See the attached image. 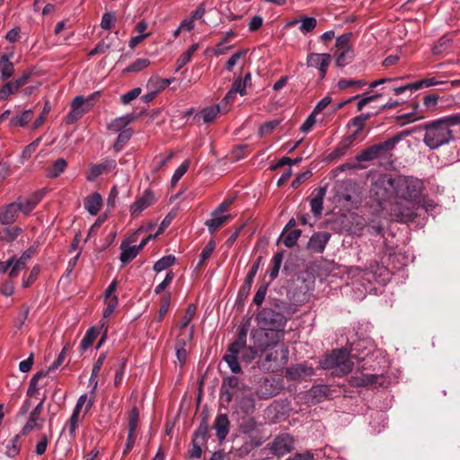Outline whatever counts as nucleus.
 <instances>
[{
  "mask_svg": "<svg viewBox=\"0 0 460 460\" xmlns=\"http://www.w3.org/2000/svg\"><path fill=\"white\" fill-rule=\"evenodd\" d=\"M423 190L422 180L405 175L382 174L371 184V193L379 205L394 200L391 211L398 221L413 218L414 210L420 208Z\"/></svg>",
  "mask_w": 460,
  "mask_h": 460,
  "instance_id": "nucleus-1",
  "label": "nucleus"
},
{
  "mask_svg": "<svg viewBox=\"0 0 460 460\" xmlns=\"http://www.w3.org/2000/svg\"><path fill=\"white\" fill-rule=\"evenodd\" d=\"M460 125V113L445 116L424 123L423 143L430 149L436 150L455 141L453 127Z\"/></svg>",
  "mask_w": 460,
  "mask_h": 460,
  "instance_id": "nucleus-2",
  "label": "nucleus"
},
{
  "mask_svg": "<svg viewBox=\"0 0 460 460\" xmlns=\"http://www.w3.org/2000/svg\"><path fill=\"white\" fill-rule=\"evenodd\" d=\"M257 324L261 332L257 338L271 339V343H279L284 339V328L287 323L286 316L278 304L265 307L256 316Z\"/></svg>",
  "mask_w": 460,
  "mask_h": 460,
  "instance_id": "nucleus-3",
  "label": "nucleus"
},
{
  "mask_svg": "<svg viewBox=\"0 0 460 460\" xmlns=\"http://www.w3.org/2000/svg\"><path fill=\"white\" fill-rule=\"evenodd\" d=\"M247 330L242 327L239 331L237 338L228 346L227 351L223 357V360L227 364L230 370L234 374H239L242 371L241 366L238 362V355L241 354L243 361L250 363L254 358H259L260 349L255 341V347L246 346Z\"/></svg>",
  "mask_w": 460,
  "mask_h": 460,
  "instance_id": "nucleus-4",
  "label": "nucleus"
},
{
  "mask_svg": "<svg viewBox=\"0 0 460 460\" xmlns=\"http://www.w3.org/2000/svg\"><path fill=\"white\" fill-rule=\"evenodd\" d=\"M279 343H271V339L263 340V338H257V346L260 349L259 359L257 367L264 372H274L280 365L279 364V358L282 364L288 360V351L284 346H279Z\"/></svg>",
  "mask_w": 460,
  "mask_h": 460,
  "instance_id": "nucleus-5",
  "label": "nucleus"
},
{
  "mask_svg": "<svg viewBox=\"0 0 460 460\" xmlns=\"http://www.w3.org/2000/svg\"><path fill=\"white\" fill-rule=\"evenodd\" d=\"M115 292V279L111 280L109 287L105 291L104 299L107 301L110 299L107 307L103 311L102 319L100 321V327L93 326L89 328L84 334L83 340L80 343V349L82 351L87 350L93 343V341L100 334L102 330V334L100 341L97 343L96 349H99L102 343L105 341L108 333V326L106 325L105 319L109 317L115 311V296L112 294Z\"/></svg>",
  "mask_w": 460,
  "mask_h": 460,
  "instance_id": "nucleus-6",
  "label": "nucleus"
},
{
  "mask_svg": "<svg viewBox=\"0 0 460 460\" xmlns=\"http://www.w3.org/2000/svg\"><path fill=\"white\" fill-rule=\"evenodd\" d=\"M350 357H356V355H350L346 349H335L322 359L320 365L322 368L331 370L333 376H344L352 370L354 364Z\"/></svg>",
  "mask_w": 460,
  "mask_h": 460,
  "instance_id": "nucleus-7",
  "label": "nucleus"
},
{
  "mask_svg": "<svg viewBox=\"0 0 460 460\" xmlns=\"http://www.w3.org/2000/svg\"><path fill=\"white\" fill-rule=\"evenodd\" d=\"M267 448L270 454L280 457L293 451L295 448V439L288 433H281L267 444Z\"/></svg>",
  "mask_w": 460,
  "mask_h": 460,
  "instance_id": "nucleus-8",
  "label": "nucleus"
},
{
  "mask_svg": "<svg viewBox=\"0 0 460 460\" xmlns=\"http://www.w3.org/2000/svg\"><path fill=\"white\" fill-rule=\"evenodd\" d=\"M283 389L282 382L273 377L261 379L255 392L259 399L266 400L276 396Z\"/></svg>",
  "mask_w": 460,
  "mask_h": 460,
  "instance_id": "nucleus-9",
  "label": "nucleus"
},
{
  "mask_svg": "<svg viewBox=\"0 0 460 460\" xmlns=\"http://www.w3.org/2000/svg\"><path fill=\"white\" fill-rule=\"evenodd\" d=\"M390 270L376 261L370 262L363 273L368 282L376 281L381 285H385L390 280Z\"/></svg>",
  "mask_w": 460,
  "mask_h": 460,
  "instance_id": "nucleus-10",
  "label": "nucleus"
},
{
  "mask_svg": "<svg viewBox=\"0 0 460 460\" xmlns=\"http://www.w3.org/2000/svg\"><path fill=\"white\" fill-rule=\"evenodd\" d=\"M385 382L383 375L358 373L350 376L349 383L353 387L382 386Z\"/></svg>",
  "mask_w": 460,
  "mask_h": 460,
  "instance_id": "nucleus-11",
  "label": "nucleus"
},
{
  "mask_svg": "<svg viewBox=\"0 0 460 460\" xmlns=\"http://www.w3.org/2000/svg\"><path fill=\"white\" fill-rule=\"evenodd\" d=\"M341 190L338 194L340 200L348 203L358 202L360 200L361 190L355 181L346 180L341 182Z\"/></svg>",
  "mask_w": 460,
  "mask_h": 460,
  "instance_id": "nucleus-12",
  "label": "nucleus"
},
{
  "mask_svg": "<svg viewBox=\"0 0 460 460\" xmlns=\"http://www.w3.org/2000/svg\"><path fill=\"white\" fill-rule=\"evenodd\" d=\"M331 60L332 57L328 53H310L306 58V65L308 67L318 69L320 79H323Z\"/></svg>",
  "mask_w": 460,
  "mask_h": 460,
  "instance_id": "nucleus-13",
  "label": "nucleus"
},
{
  "mask_svg": "<svg viewBox=\"0 0 460 460\" xmlns=\"http://www.w3.org/2000/svg\"><path fill=\"white\" fill-rule=\"evenodd\" d=\"M137 233L138 231H137L128 239L123 240L120 243L119 249L121 252L119 255V261H121L122 265H126L131 261H133L139 253V251L136 247V244H131L136 241V236Z\"/></svg>",
  "mask_w": 460,
  "mask_h": 460,
  "instance_id": "nucleus-14",
  "label": "nucleus"
},
{
  "mask_svg": "<svg viewBox=\"0 0 460 460\" xmlns=\"http://www.w3.org/2000/svg\"><path fill=\"white\" fill-rule=\"evenodd\" d=\"M135 118L133 114L117 118V132L119 133L117 136V146L119 144L126 143L132 137V129L125 126L133 121Z\"/></svg>",
  "mask_w": 460,
  "mask_h": 460,
  "instance_id": "nucleus-15",
  "label": "nucleus"
},
{
  "mask_svg": "<svg viewBox=\"0 0 460 460\" xmlns=\"http://www.w3.org/2000/svg\"><path fill=\"white\" fill-rule=\"evenodd\" d=\"M139 412L136 406L132 407L128 413V434L126 447L123 454L126 455L133 447L134 445V431L137 426Z\"/></svg>",
  "mask_w": 460,
  "mask_h": 460,
  "instance_id": "nucleus-16",
  "label": "nucleus"
},
{
  "mask_svg": "<svg viewBox=\"0 0 460 460\" xmlns=\"http://www.w3.org/2000/svg\"><path fill=\"white\" fill-rule=\"evenodd\" d=\"M314 374V368L305 364L290 366L286 370L287 376L291 380L305 379Z\"/></svg>",
  "mask_w": 460,
  "mask_h": 460,
  "instance_id": "nucleus-17",
  "label": "nucleus"
},
{
  "mask_svg": "<svg viewBox=\"0 0 460 460\" xmlns=\"http://www.w3.org/2000/svg\"><path fill=\"white\" fill-rule=\"evenodd\" d=\"M44 193L42 191H37L32 194V196L27 199H22V198H19L16 203L18 208V213L22 212L24 215L30 214L39 204V202L43 198Z\"/></svg>",
  "mask_w": 460,
  "mask_h": 460,
  "instance_id": "nucleus-18",
  "label": "nucleus"
},
{
  "mask_svg": "<svg viewBox=\"0 0 460 460\" xmlns=\"http://www.w3.org/2000/svg\"><path fill=\"white\" fill-rule=\"evenodd\" d=\"M18 208L16 203L11 202L0 208V225L7 226L14 223L18 218Z\"/></svg>",
  "mask_w": 460,
  "mask_h": 460,
  "instance_id": "nucleus-19",
  "label": "nucleus"
},
{
  "mask_svg": "<svg viewBox=\"0 0 460 460\" xmlns=\"http://www.w3.org/2000/svg\"><path fill=\"white\" fill-rule=\"evenodd\" d=\"M330 234L326 232L315 233L309 239L307 246L310 250L314 252H323L330 240Z\"/></svg>",
  "mask_w": 460,
  "mask_h": 460,
  "instance_id": "nucleus-20",
  "label": "nucleus"
},
{
  "mask_svg": "<svg viewBox=\"0 0 460 460\" xmlns=\"http://www.w3.org/2000/svg\"><path fill=\"white\" fill-rule=\"evenodd\" d=\"M154 201V194L151 190H146L144 191L143 195L139 197L132 205H131V213L135 216L139 215L144 209L148 208Z\"/></svg>",
  "mask_w": 460,
  "mask_h": 460,
  "instance_id": "nucleus-21",
  "label": "nucleus"
},
{
  "mask_svg": "<svg viewBox=\"0 0 460 460\" xmlns=\"http://www.w3.org/2000/svg\"><path fill=\"white\" fill-rule=\"evenodd\" d=\"M216 435L219 441H223L229 433L230 422L226 414H218L214 421Z\"/></svg>",
  "mask_w": 460,
  "mask_h": 460,
  "instance_id": "nucleus-22",
  "label": "nucleus"
},
{
  "mask_svg": "<svg viewBox=\"0 0 460 460\" xmlns=\"http://www.w3.org/2000/svg\"><path fill=\"white\" fill-rule=\"evenodd\" d=\"M261 258H258L256 261L253 262L252 266L251 267L248 274L246 275L245 280L243 285L239 290V296H244L246 297L252 288V282L254 280V278L258 272L259 267H260Z\"/></svg>",
  "mask_w": 460,
  "mask_h": 460,
  "instance_id": "nucleus-23",
  "label": "nucleus"
},
{
  "mask_svg": "<svg viewBox=\"0 0 460 460\" xmlns=\"http://www.w3.org/2000/svg\"><path fill=\"white\" fill-rule=\"evenodd\" d=\"M12 57L13 53H4L0 57V74L3 81L8 80L14 74V65L10 60Z\"/></svg>",
  "mask_w": 460,
  "mask_h": 460,
  "instance_id": "nucleus-24",
  "label": "nucleus"
},
{
  "mask_svg": "<svg viewBox=\"0 0 460 460\" xmlns=\"http://www.w3.org/2000/svg\"><path fill=\"white\" fill-rule=\"evenodd\" d=\"M84 208L92 216L97 215L102 205V195L98 192H94L92 195L87 196L84 199Z\"/></svg>",
  "mask_w": 460,
  "mask_h": 460,
  "instance_id": "nucleus-25",
  "label": "nucleus"
},
{
  "mask_svg": "<svg viewBox=\"0 0 460 460\" xmlns=\"http://www.w3.org/2000/svg\"><path fill=\"white\" fill-rule=\"evenodd\" d=\"M112 161L105 160L100 164H93L90 168V172L86 179L89 181H93L101 174L106 173L112 169Z\"/></svg>",
  "mask_w": 460,
  "mask_h": 460,
  "instance_id": "nucleus-26",
  "label": "nucleus"
},
{
  "mask_svg": "<svg viewBox=\"0 0 460 460\" xmlns=\"http://www.w3.org/2000/svg\"><path fill=\"white\" fill-rule=\"evenodd\" d=\"M219 113V106L212 105L202 109L199 113L195 114L193 119H202L204 123L212 122Z\"/></svg>",
  "mask_w": 460,
  "mask_h": 460,
  "instance_id": "nucleus-27",
  "label": "nucleus"
},
{
  "mask_svg": "<svg viewBox=\"0 0 460 460\" xmlns=\"http://www.w3.org/2000/svg\"><path fill=\"white\" fill-rule=\"evenodd\" d=\"M229 216L218 214L213 211L211 218L205 221V226H208L210 234H213L227 219Z\"/></svg>",
  "mask_w": 460,
  "mask_h": 460,
  "instance_id": "nucleus-28",
  "label": "nucleus"
},
{
  "mask_svg": "<svg viewBox=\"0 0 460 460\" xmlns=\"http://www.w3.org/2000/svg\"><path fill=\"white\" fill-rule=\"evenodd\" d=\"M325 193L326 189L324 187L319 188L317 194L310 201L311 211L315 217H319L322 214Z\"/></svg>",
  "mask_w": 460,
  "mask_h": 460,
  "instance_id": "nucleus-29",
  "label": "nucleus"
},
{
  "mask_svg": "<svg viewBox=\"0 0 460 460\" xmlns=\"http://www.w3.org/2000/svg\"><path fill=\"white\" fill-rule=\"evenodd\" d=\"M66 167V161L64 158H58L46 170V177L49 179L58 178Z\"/></svg>",
  "mask_w": 460,
  "mask_h": 460,
  "instance_id": "nucleus-30",
  "label": "nucleus"
},
{
  "mask_svg": "<svg viewBox=\"0 0 460 460\" xmlns=\"http://www.w3.org/2000/svg\"><path fill=\"white\" fill-rule=\"evenodd\" d=\"M357 137V134H352L351 136L348 137L344 141L341 142L336 148L331 153L330 156L332 159L340 158L343 156L351 144L353 143L354 139Z\"/></svg>",
  "mask_w": 460,
  "mask_h": 460,
  "instance_id": "nucleus-31",
  "label": "nucleus"
},
{
  "mask_svg": "<svg viewBox=\"0 0 460 460\" xmlns=\"http://www.w3.org/2000/svg\"><path fill=\"white\" fill-rule=\"evenodd\" d=\"M194 329V325H191L188 330H180V333L175 341V347L186 348V346L193 340Z\"/></svg>",
  "mask_w": 460,
  "mask_h": 460,
  "instance_id": "nucleus-32",
  "label": "nucleus"
},
{
  "mask_svg": "<svg viewBox=\"0 0 460 460\" xmlns=\"http://www.w3.org/2000/svg\"><path fill=\"white\" fill-rule=\"evenodd\" d=\"M33 118V111L31 109L23 111L22 113L13 117L10 120V124L13 127H24Z\"/></svg>",
  "mask_w": 460,
  "mask_h": 460,
  "instance_id": "nucleus-33",
  "label": "nucleus"
},
{
  "mask_svg": "<svg viewBox=\"0 0 460 460\" xmlns=\"http://www.w3.org/2000/svg\"><path fill=\"white\" fill-rule=\"evenodd\" d=\"M24 435H21V431L15 435L9 442V444L6 446V455L9 457H15L20 454L21 447H22V441L21 438Z\"/></svg>",
  "mask_w": 460,
  "mask_h": 460,
  "instance_id": "nucleus-34",
  "label": "nucleus"
},
{
  "mask_svg": "<svg viewBox=\"0 0 460 460\" xmlns=\"http://www.w3.org/2000/svg\"><path fill=\"white\" fill-rule=\"evenodd\" d=\"M335 57L336 65L340 67H343L352 61L354 53L351 49H346L337 50L335 53Z\"/></svg>",
  "mask_w": 460,
  "mask_h": 460,
  "instance_id": "nucleus-35",
  "label": "nucleus"
},
{
  "mask_svg": "<svg viewBox=\"0 0 460 460\" xmlns=\"http://www.w3.org/2000/svg\"><path fill=\"white\" fill-rule=\"evenodd\" d=\"M380 157L377 155L374 145L365 148L360 153H358L355 157L358 163L370 162Z\"/></svg>",
  "mask_w": 460,
  "mask_h": 460,
  "instance_id": "nucleus-36",
  "label": "nucleus"
},
{
  "mask_svg": "<svg viewBox=\"0 0 460 460\" xmlns=\"http://www.w3.org/2000/svg\"><path fill=\"white\" fill-rule=\"evenodd\" d=\"M412 106H413V111H412L408 112V113H404V114H402V115H398L396 117V120L398 122H400L401 125H405V124H408V123H411V122H414V121H417V120L421 119L424 118L423 115H417L416 114V110L419 107V103L415 102V103H413Z\"/></svg>",
  "mask_w": 460,
  "mask_h": 460,
  "instance_id": "nucleus-37",
  "label": "nucleus"
},
{
  "mask_svg": "<svg viewBox=\"0 0 460 460\" xmlns=\"http://www.w3.org/2000/svg\"><path fill=\"white\" fill-rule=\"evenodd\" d=\"M48 376V371H38L30 380L29 387L27 389L26 394L29 397H33L39 391L38 383L39 380L42 377Z\"/></svg>",
  "mask_w": 460,
  "mask_h": 460,
  "instance_id": "nucleus-38",
  "label": "nucleus"
},
{
  "mask_svg": "<svg viewBox=\"0 0 460 460\" xmlns=\"http://www.w3.org/2000/svg\"><path fill=\"white\" fill-rule=\"evenodd\" d=\"M301 230L300 229H293L289 232H288L285 234V232L283 231L280 238H283V243L288 248H292L296 245L298 238L301 236Z\"/></svg>",
  "mask_w": 460,
  "mask_h": 460,
  "instance_id": "nucleus-39",
  "label": "nucleus"
},
{
  "mask_svg": "<svg viewBox=\"0 0 460 460\" xmlns=\"http://www.w3.org/2000/svg\"><path fill=\"white\" fill-rule=\"evenodd\" d=\"M44 420L42 418L33 417L30 415L27 422L21 429V435H27L35 429L41 428Z\"/></svg>",
  "mask_w": 460,
  "mask_h": 460,
  "instance_id": "nucleus-40",
  "label": "nucleus"
},
{
  "mask_svg": "<svg viewBox=\"0 0 460 460\" xmlns=\"http://www.w3.org/2000/svg\"><path fill=\"white\" fill-rule=\"evenodd\" d=\"M22 232L20 226H12L4 229L1 233L0 239L6 243L13 242Z\"/></svg>",
  "mask_w": 460,
  "mask_h": 460,
  "instance_id": "nucleus-41",
  "label": "nucleus"
},
{
  "mask_svg": "<svg viewBox=\"0 0 460 460\" xmlns=\"http://www.w3.org/2000/svg\"><path fill=\"white\" fill-rule=\"evenodd\" d=\"M300 23L299 31L306 34L314 30L317 25V21L314 17L303 15L300 17Z\"/></svg>",
  "mask_w": 460,
  "mask_h": 460,
  "instance_id": "nucleus-42",
  "label": "nucleus"
},
{
  "mask_svg": "<svg viewBox=\"0 0 460 460\" xmlns=\"http://www.w3.org/2000/svg\"><path fill=\"white\" fill-rule=\"evenodd\" d=\"M374 146L376 150L377 155L381 158L385 157L391 151H393L395 147V145L391 138H388L384 142L375 144Z\"/></svg>",
  "mask_w": 460,
  "mask_h": 460,
  "instance_id": "nucleus-43",
  "label": "nucleus"
},
{
  "mask_svg": "<svg viewBox=\"0 0 460 460\" xmlns=\"http://www.w3.org/2000/svg\"><path fill=\"white\" fill-rule=\"evenodd\" d=\"M148 58H137L132 64L128 66L123 72L124 73H137L144 70L150 65Z\"/></svg>",
  "mask_w": 460,
  "mask_h": 460,
  "instance_id": "nucleus-44",
  "label": "nucleus"
},
{
  "mask_svg": "<svg viewBox=\"0 0 460 460\" xmlns=\"http://www.w3.org/2000/svg\"><path fill=\"white\" fill-rule=\"evenodd\" d=\"M37 251L36 245L30 246L25 250L19 259L15 258L14 262L19 265L22 270L26 268L28 261L34 256Z\"/></svg>",
  "mask_w": 460,
  "mask_h": 460,
  "instance_id": "nucleus-45",
  "label": "nucleus"
},
{
  "mask_svg": "<svg viewBox=\"0 0 460 460\" xmlns=\"http://www.w3.org/2000/svg\"><path fill=\"white\" fill-rule=\"evenodd\" d=\"M197 307L195 305L191 304L190 305L186 312L181 321V323L179 325L180 330H188V326L190 325V322L193 320L195 314H196Z\"/></svg>",
  "mask_w": 460,
  "mask_h": 460,
  "instance_id": "nucleus-46",
  "label": "nucleus"
},
{
  "mask_svg": "<svg viewBox=\"0 0 460 460\" xmlns=\"http://www.w3.org/2000/svg\"><path fill=\"white\" fill-rule=\"evenodd\" d=\"M174 262L175 257L173 255L164 256L154 264L153 269L156 272H161L171 267Z\"/></svg>",
  "mask_w": 460,
  "mask_h": 460,
  "instance_id": "nucleus-47",
  "label": "nucleus"
},
{
  "mask_svg": "<svg viewBox=\"0 0 460 460\" xmlns=\"http://www.w3.org/2000/svg\"><path fill=\"white\" fill-rule=\"evenodd\" d=\"M215 248H216L215 241L210 240L201 251V253L199 255V261L197 264V268H200L206 262V261L211 256Z\"/></svg>",
  "mask_w": 460,
  "mask_h": 460,
  "instance_id": "nucleus-48",
  "label": "nucleus"
},
{
  "mask_svg": "<svg viewBox=\"0 0 460 460\" xmlns=\"http://www.w3.org/2000/svg\"><path fill=\"white\" fill-rule=\"evenodd\" d=\"M19 91L14 81L6 82L2 87H0V101L7 100L9 95L13 94Z\"/></svg>",
  "mask_w": 460,
  "mask_h": 460,
  "instance_id": "nucleus-49",
  "label": "nucleus"
},
{
  "mask_svg": "<svg viewBox=\"0 0 460 460\" xmlns=\"http://www.w3.org/2000/svg\"><path fill=\"white\" fill-rule=\"evenodd\" d=\"M71 106H76L78 111L82 112L83 115L90 111L93 108V104H89V101L84 100V96L83 95L76 96L72 101Z\"/></svg>",
  "mask_w": 460,
  "mask_h": 460,
  "instance_id": "nucleus-50",
  "label": "nucleus"
},
{
  "mask_svg": "<svg viewBox=\"0 0 460 460\" xmlns=\"http://www.w3.org/2000/svg\"><path fill=\"white\" fill-rule=\"evenodd\" d=\"M371 117V113H361L360 115L353 118L349 123V126H353L357 128V130L354 134L357 136L362 131L365 127L366 120H367Z\"/></svg>",
  "mask_w": 460,
  "mask_h": 460,
  "instance_id": "nucleus-51",
  "label": "nucleus"
},
{
  "mask_svg": "<svg viewBox=\"0 0 460 460\" xmlns=\"http://www.w3.org/2000/svg\"><path fill=\"white\" fill-rule=\"evenodd\" d=\"M147 90L155 91V93L162 92L164 90L163 78H160L157 75L151 76L146 84Z\"/></svg>",
  "mask_w": 460,
  "mask_h": 460,
  "instance_id": "nucleus-52",
  "label": "nucleus"
},
{
  "mask_svg": "<svg viewBox=\"0 0 460 460\" xmlns=\"http://www.w3.org/2000/svg\"><path fill=\"white\" fill-rule=\"evenodd\" d=\"M208 431V426L205 420H203L198 429L194 431L192 439L199 440L200 442L206 441V437Z\"/></svg>",
  "mask_w": 460,
  "mask_h": 460,
  "instance_id": "nucleus-53",
  "label": "nucleus"
},
{
  "mask_svg": "<svg viewBox=\"0 0 460 460\" xmlns=\"http://www.w3.org/2000/svg\"><path fill=\"white\" fill-rule=\"evenodd\" d=\"M231 90L236 94L239 93L242 96L246 94V86L243 84V82H242V77L240 75H234Z\"/></svg>",
  "mask_w": 460,
  "mask_h": 460,
  "instance_id": "nucleus-54",
  "label": "nucleus"
},
{
  "mask_svg": "<svg viewBox=\"0 0 460 460\" xmlns=\"http://www.w3.org/2000/svg\"><path fill=\"white\" fill-rule=\"evenodd\" d=\"M83 116L76 106H71V111L66 114L64 121L66 124L71 125L79 120Z\"/></svg>",
  "mask_w": 460,
  "mask_h": 460,
  "instance_id": "nucleus-55",
  "label": "nucleus"
},
{
  "mask_svg": "<svg viewBox=\"0 0 460 460\" xmlns=\"http://www.w3.org/2000/svg\"><path fill=\"white\" fill-rule=\"evenodd\" d=\"M366 85V82L363 80H354V79H345L342 78L338 82V87L340 89H346L349 87L356 86V87H363Z\"/></svg>",
  "mask_w": 460,
  "mask_h": 460,
  "instance_id": "nucleus-56",
  "label": "nucleus"
},
{
  "mask_svg": "<svg viewBox=\"0 0 460 460\" xmlns=\"http://www.w3.org/2000/svg\"><path fill=\"white\" fill-rule=\"evenodd\" d=\"M443 83L444 82L438 81L434 77H430V78H426V79H422V80H419L417 82H414V83H412V86H414L415 87V91H417V90H419V89H420L422 87H430V86L441 84Z\"/></svg>",
  "mask_w": 460,
  "mask_h": 460,
  "instance_id": "nucleus-57",
  "label": "nucleus"
},
{
  "mask_svg": "<svg viewBox=\"0 0 460 460\" xmlns=\"http://www.w3.org/2000/svg\"><path fill=\"white\" fill-rule=\"evenodd\" d=\"M141 93H142V89L140 87L133 88L132 90L128 91L127 93L121 95L120 102L123 104H128L133 100H135L137 97H138Z\"/></svg>",
  "mask_w": 460,
  "mask_h": 460,
  "instance_id": "nucleus-58",
  "label": "nucleus"
},
{
  "mask_svg": "<svg viewBox=\"0 0 460 460\" xmlns=\"http://www.w3.org/2000/svg\"><path fill=\"white\" fill-rule=\"evenodd\" d=\"M268 287H269V285L267 283H264V284H261L259 287V288L257 289V291L253 296V303L256 305H261L263 303L265 296H266L267 290H268Z\"/></svg>",
  "mask_w": 460,
  "mask_h": 460,
  "instance_id": "nucleus-59",
  "label": "nucleus"
},
{
  "mask_svg": "<svg viewBox=\"0 0 460 460\" xmlns=\"http://www.w3.org/2000/svg\"><path fill=\"white\" fill-rule=\"evenodd\" d=\"M247 53L246 49H243L240 51H237L234 53L229 59L227 60L226 64V69L229 72H231L234 68V66L236 65L237 61L243 56H245Z\"/></svg>",
  "mask_w": 460,
  "mask_h": 460,
  "instance_id": "nucleus-60",
  "label": "nucleus"
},
{
  "mask_svg": "<svg viewBox=\"0 0 460 460\" xmlns=\"http://www.w3.org/2000/svg\"><path fill=\"white\" fill-rule=\"evenodd\" d=\"M279 124V120L274 119L271 121H268L261 125L259 128V135L260 137H263L265 135L270 134L272 132Z\"/></svg>",
  "mask_w": 460,
  "mask_h": 460,
  "instance_id": "nucleus-61",
  "label": "nucleus"
},
{
  "mask_svg": "<svg viewBox=\"0 0 460 460\" xmlns=\"http://www.w3.org/2000/svg\"><path fill=\"white\" fill-rule=\"evenodd\" d=\"M189 168V162L185 161L183 162L174 172L173 175L172 176V184H175L180 181V179L186 173Z\"/></svg>",
  "mask_w": 460,
  "mask_h": 460,
  "instance_id": "nucleus-62",
  "label": "nucleus"
},
{
  "mask_svg": "<svg viewBox=\"0 0 460 460\" xmlns=\"http://www.w3.org/2000/svg\"><path fill=\"white\" fill-rule=\"evenodd\" d=\"M40 141H41V137H38L37 139L32 141L31 144L26 146L22 151V157L24 159L30 158L31 156V155L36 151Z\"/></svg>",
  "mask_w": 460,
  "mask_h": 460,
  "instance_id": "nucleus-63",
  "label": "nucleus"
},
{
  "mask_svg": "<svg viewBox=\"0 0 460 460\" xmlns=\"http://www.w3.org/2000/svg\"><path fill=\"white\" fill-rule=\"evenodd\" d=\"M286 460H314V456L311 451L306 450L303 453H296L288 456Z\"/></svg>",
  "mask_w": 460,
  "mask_h": 460,
  "instance_id": "nucleus-64",
  "label": "nucleus"
}]
</instances>
